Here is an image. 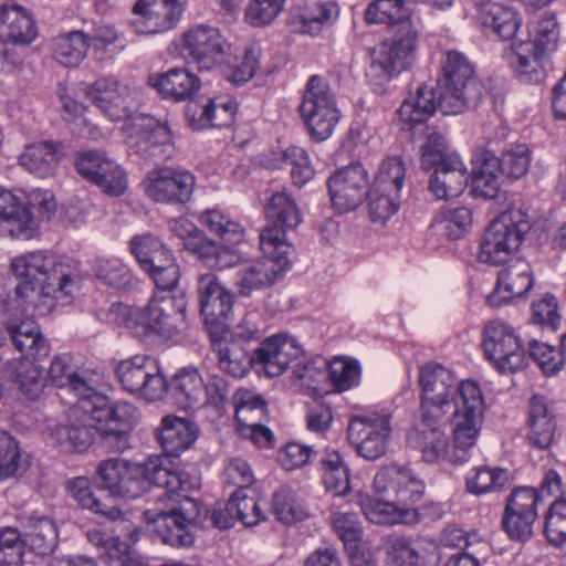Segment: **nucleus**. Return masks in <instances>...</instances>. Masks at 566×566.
I'll list each match as a JSON object with an SVG mask.
<instances>
[{"label":"nucleus","mask_w":566,"mask_h":566,"mask_svg":"<svg viewBox=\"0 0 566 566\" xmlns=\"http://www.w3.org/2000/svg\"><path fill=\"white\" fill-rule=\"evenodd\" d=\"M439 107L433 90L427 85L418 86L416 93L402 102L397 111L399 118L408 124L416 125L426 122Z\"/></svg>","instance_id":"49530a36"},{"label":"nucleus","mask_w":566,"mask_h":566,"mask_svg":"<svg viewBox=\"0 0 566 566\" xmlns=\"http://www.w3.org/2000/svg\"><path fill=\"white\" fill-rule=\"evenodd\" d=\"M10 269L20 279L15 298L25 311L46 315L57 300L72 295L78 287L70 266L49 251H32L11 260Z\"/></svg>","instance_id":"f257e3e1"},{"label":"nucleus","mask_w":566,"mask_h":566,"mask_svg":"<svg viewBox=\"0 0 566 566\" xmlns=\"http://www.w3.org/2000/svg\"><path fill=\"white\" fill-rule=\"evenodd\" d=\"M49 376L55 386L70 388L78 399H95V403L103 402V398L91 381L85 376L72 370L71 357L67 355H59L53 358Z\"/></svg>","instance_id":"72a5a7b5"},{"label":"nucleus","mask_w":566,"mask_h":566,"mask_svg":"<svg viewBox=\"0 0 566 566\" xmlns=\"http://www.w3.org/2000/svg\"><path fill=\"white\" fill-rule=\"evenodd\" d=\"M186 249L210 268L226 269L237 265L240 261V256L235 254L232 248L220 247L202 231L188 240Z\"/></svg>","instance_id":"a19ab883"},{"label":"nucleus","mask_w":566,"mask_h":566,"mask_svg":"<svg viewBox=\"0 0 566 566\" xmlns=\"http://www.w3.org/2000/svg\"><path fill=\"white\" fill-rule=\"evenodd\" d=\"M534 285L530 263L521 258L512 259L497 274L494 291L488 296L491 306H500L515 297L525 295Z\"/></svg>","instance_id":"393cba45"},{"label":"nucleus","mask_w":566,"mask_h":566,"mask_svg":"<svg viewBox=\"0 0 566 566\" xmlns=\"http://www.w3.org/2000/svg\"><path fill=\"white\" fill-rule=\"evenodd\" d=\"M99 396L103 398V402L94 405L92 401H87L91 409L94 410L92 413L98 416L99 419L105 417L111 422L115 423L114 427L132 429L137 419V408L133 403L126 401H117L108 408H104L106 403L105 397L102 395Z\"/></svg>","instance_id":"0e129e2a"},{"label":"nucleus","mask_w":566,"mask_h":566,"mask_svg":"<svg viewBox=\"0 0 566 566\" xmlns=\"http://www.w3.org/2000/svg\"><path fill=\"white\" fill-rule=\"evenodd\" d=\"M135 127L136 134L129 137L134 153L146 159L165 157L171 142L169 128L149 116L136 118Z\"/></svg>","instance_id":"cd10ccee"},{"label":"nucleus","mask_w":566,"mask_h":566,"mask_svg":"<svg viewBox=\"0 0 566 566\" xmlns=\"http://www.w3.org/2000/svg\"><path fill=\"white\" fill-rule=\"evenodd\" d=\"M227 510L245 526H254L264 520L262 509L254 495L247 490H237L227 502Z\"/></svg>","instance_id":"bf43d9fd"},{"label":"nucleus","mask_w":566,"mask_h":566,"mask_svg":"<svg viewBox=\"0 0 566 566\" xmlns=\"http://www.w3.org/2000/svg\"><path fill=\"white\" fill-rule=\"evenodd\" d=\"M392 415L386 409L354 415L347 427V439L356 453L367 461L387 454L392 433Z\"/></svg>","instance_id":"9b49d317"},{"label":"nucleus","mask_w":566,"mask_h":566,"mask_svg":"<svg viewBox=\"0 0 566 566\" xmlns=\"http://www.w3.org/2000/svg\"><path fill=\"white\" fill-rule=\"evenodd\" d=\"M360 367L356 360L334 358L328 365V378L336 391H346L358 385Z\"/></svg>","instance_id":"69168bd1"},{"label":"nucleus","mask_w":566,"mask_h":566,"mask_svg":"<svg viewBox=\"0 0 566 566\" xmlns=\"http://www.w3.org/2000/svg\"><path fill=\"white\" fill-rule=\"evenodd\" d=\"M122 387L132 395L149 401L161 399L167 382L154 358L135 355L118 363L115 369Z\"/></svg>","instance_id":"4468645a"},{"label":"nucleus","mask_w":566,"mask_h":566,"mask_svg":"<svg viewBox=\"0 0 566 566\" xmlns=\"http://www.w3.org/2000/svg\"><path fill=\"white\" fill-rule=\"evenodd\" d=\"M438 88L439 108L446 115L462 113L481 97L473 65L458 51L446 53Z\"/></svg>","instance_id":"6e6552de"},{"label":"nucleus","mask_w":566,"mask_h":566,"mask_svg":"<svg viewBox=\"0 0 566 566\" xmlns=\"http://www.w3.org/2000/svg\"><path fill=\"white\" fill-rule=\"evenodd\" d=\"M339 8L334 1L314 3L300 17V31L312 36L318 35L337 20Z\"/></svg>","instance_id":"603ef678"},{"label":"nucleus","mask_w":566,"mask_h":566,"mask_svg":"<svg viewBox=\"0 0 566 566\" xmlns=\"http://www.w3.org/2000/svg\"><path fill=\"white\" fill-rule=\"evenodd\" d=\"M506 482V470L488 465L472 469L467 476L468 490L476 495L499 491Z\"/></svg>","instance_id":"5fc2aeb1"},{"label":"nucleus","mask_w":566,"mask_h":566,"mask_svg":"<svg viewBox=\"0 0 566 566\" xmlns=\"http://www.w3.org/2000/svg\"><path fill=\"white\" fill-rule=\"evenodd\" d=\"M547 53L534 45L520 43L510 55V64L523 83L539 84L546 78Z\"/></svg>","instance_id":"2f4dec72"},{"label":"nucleus","mask_w":566,"mask_h":566,"mask_svg":"<svg viewBox=\"0 0 566 566\" xmlns=\"http://www.w3.org/2000/svg\"><path fill=\"white\" fill-rule=\"evenodd\" d=\"M187 295L184 291L156 290L144 307H125L124 323L136 336L170 339L187 328Z\"/></svg>","instance_id":"20e7f679"},{"label":"nucleus","mask_w":566,"mask_h":566,"mask_svg":"<svg viewBox=\"0 0 566 566\" xmlns=\"http://www.w3.org/2000/svg\"><path fill=\"white\" fill-rule=\"evenodd\" d=\"M77 406L69 411L67 423H57L49 428V436L53 443L64 452H82L91 447L97 430L94 421L99 417L88 406L87 400L78 399ZM94 405L95 399L91 400Z\"/></svg>","instance_id":"2eb2a0df"},{"label":"nucleus","mask_w":566,"mask_h":566,"mask_svg":"<svg viewBox=\"0 0 566 566\" xmlns=\"http://www.w3.org/2000/svg\"><path fill=\"white\" fill-rule=\"evenodd\" d=\"M90 38L82 31H72L54 39L56 60L65 66H76L86 56Z\"/></svg>","instance_id":"3c124183"},{"label":"nucleus","mask_w":566,"mask_h":566,"mask_svg":"<svg viewBox=\"0 0 566 566\" xmlns=\"http://www.w3.org/2000/svg\"><path fill=\"white\" fill-rule=\"evenodd\" d=\"M301 355L302 349L294 338L274 335L264 339L254 350V360L269 377H277Z\"/></svg>","instance_id":"a878e982"},{"label":"nucleus","mask_w":566,"mask_h":566,"mask_svg":"<svg viewBox=\"0 0 566 566\" xmlns=\"http://www.w3.org/2000/svg\"><path fill=\"white\" fill-rule=\"evenodd\" d=\"M408 0H374L365 11V21L384 23L398 28L397 32H406L408 28H416L410 19Z\"/></svg>","instance_id":"ea45409f"},{"label":"nucleus","mask_w":566,"mask_h":566,"mask_svg":"<svg viewBox=\"0 0 566 566\" xmlns=\"http://www.w3.org/2000/svg\"><path fill=\"white\" fill-rule=\"evenodd\" d=\"M233 405L238 428L255 427L266 421V403L252 391L248 389L237 390L233 396Z\"/></svg>","instance_id":"09e8293b"},{"label":"nucleus","mask_w":566,"mask_h":566,"mask_svg":"<svg viewBox=\"0 0 566 566\" xmlns=\"http://www.w3.org/2000/svg\"><path fill=\"white\" fill-rule=\"evenodd\" d=\"M462 401L451 417L452 444L440 430V423L427 426L429 431L412 430L407 438L409 447L421 452L427 463L450 462L460 464L468 461L470 450L475 446L482 427L481 399L478 389L465 385Z\"/></svg>","instance_id":"f03ea898"},{"label":"nucleus","mask_w":566,"mask_h":566,"mask_svg":"<svg viewBox=\"0 0 566 566\" xmlns=\"http://www.w3.org/2000/svg\"><path fill=\"white\" fill-rule=\"evenodd\" d=\"M556 420L552 406L539 395H534L528 405V442L538 448L547 449L554 441Z\"/></svg>","instance_id":"7c9ffc66"},{"label":"nucleus","mask_w":566,"mask_h":566,"mask_svg":"<svg viewBox=\"0 0 566 566\" xmlns=\"http://www.w3.org/2000/svg\"><path fill=\"white\" fill-rule=\"evenodd\" d=\"M237 113V104L229 98H211L200 95L190 98L185 107V117L193 130L230 126Z\"/></svg>","instance_id":"4be33fe9"},{"label":"nucleus","mask_w":566,"mask_h":566,"mask_svg":"<svg viewBox=\"0 0 566 566\" xmlns=\"http://www.w3.org/2000/svg\"><path fill=\"white\" fill-rule=\"evenodd\" d=\"M480 19L485 28L504 41L513 40L521 27V18L517 12L496 2L484 3L480 10Z\"/></svg>","instance_id":"79ce46f5"},{"label":"nucleus","mask_w":566,"mask_h":566,"mask_svg":"<svg viewBox=\"0 0 566 566\" xmlns=\"http://www.w3.org/2000/svg\"><path fill=\"white\" fill-rule=\"evenodd\" d=\"M70 495L83 509H87L96 514H101L111 521L120 520L123 513L115 506H106L98 500L91 488V481L85 476H78L67 483Z\"/></svg>","instance_id":"8fccbe9b"},{"label":"nucleus","mask_w":566,"mask_h":566,"mask_svg":"<svg viewBox=\"0 0 566 566\" xmlns=\"http://www.w3.org/2000/svg\"><path fill=\"white\" fill-rule=\"evenodd\" d=\"M28 462L18 440L8 431L0 429V482L25 471Z\"/></svg>","instance_id":"864d4df0"},{"label":"nucleus","mask_w":566,"mask_h":566,"mask_svg":"<svg viewBox=\"0 0 566 566\" xmlns=\"http://www.w3.org/2000/svg\"><path fill=\"white\" fill-rule=\"evenodd\" d=\"M198 221L209 232L218 235L223 243L230 247L238 245L244 240V228L218 208L206 209L200 212Z\"/></svg>","instance_id":"c03bdc74"},{"label":"nucleus","mask_w":566,"mask_h":566,"mask_svg":"<svg viewBox=\"0 0 566 566\" xmlns=\"http://www.w3.org/2000/svg\"><path fill=\"white\" fill-rule=\"evenodd\" d=\"M420 167L432 171L429 190L437 199L458 197L468 185L470 172L455 151H450L446 138L439 133L428 135L421 147Z\"/></svg>","instance_id":"423d86ee"},{"label":"nucleus","mask_w":566,"mask_h":566,"mask_svg":"<svg viewBox=\"0 0 566 566\" xmlns=\"http://www.w3.org/2000/svg\"><path fill=\"white\" fill-rule=\"evenodd\" d=\"M482 348L486 358L501 373H514L526 364V354L514 328L492 319L483 328Z\"/></svg>","instance_id":"ddd939ff"},{"label":"nucleus","mask_w":566,"mask_h":566,"mask_svg":"<svg viewBox=\"0 0 566 566\" xmlns=\"http://www.w3.org/2000/svg\"><path fill=\"white\" fill-rule=\"evenodd\" d=\"M38 35L31 13L19 4L0 7V39L14 44H29Z\"/></svg>","instance_id":"c756f323"},{"label":"nucleus","mask_w":566,"mask_h":566,"mask_svg":"<svg viewBox=\"0 0 566 566\" xmlns=\"http://www.w3.org/2000/svg\"><path fill=\"white\" fill-rule=\"evenodd\" d=\"M281 238L276 230L260 233V249L264 256L243 263L237 271L235 285L240 295L250 296L254 291L272 286L290 269L293 248Z\"/></svg>","instance_id":"0eeeda50"},{"label":"nucleus","mask_w":566,"mask_h":566,"mask_svg":"<svg viewBox=\"0 0 566 566\" xmlns=\"http://www.w3.org/2000/svg\"><path fill=\"white\" fill-rule=\"evenodd\" d=\"M544 534L554 546L566 542V499L551 504L545 515Z\"/></svg>","instance_id":"774afa93"},{"label":"nucleus","mask_w":566,"mask_h":566,"mask_svg":"<svg viewBox=\"0 0 566 566\" xmlns=\"http://www.w3.org/2000/svg\"><path fill=\"white\" fill-rule=\"evenodd\" d=\"M418 33L417 28H408L406 32H396L391 39L381 42L373 52L367 73L370 80L382 84L408 70L413 61Z\"/></svg>","instance_id":"f8f14e48"},{"label":"nucleus","mask_w":566,"mask_h":566,"mask_svg":"<svg viewBox=\"0 0 566 566\" xmlns=\"http://www.w3.org/2000/svg\"><path fill=\"white\" fill-rule=\"evenodd\" d=\"M62 145L53 140H44L28 145L19 156V164L30 174L39 178L53 175L60 157Z\"/></svg>","instance_id":"f704fd0d"},{"label":"nucleus","mask_w":566,"mask_h":566,"mask_svg":"<svg viewBox=\"0 0 566 566\" xmlns=\"http://www.w3.org/2000/svg\"><path fill=\"white\" fill-rule=\"evenodd\" d=\"M197 427L189 420L175 416L161 419L158 441L167 455L178 457L192 446L197 439Z\"/></svg>","instance_id":"473e14b6"},{"label":"nucleus","mask_w":566,"mask_h":566,"mask_svg":"<svg viewBox=\"0 0 566 566\" xmlns=\"http://www.w3.org/2000/svg\"><path fill=\"white\" fill-rule=\"evenodd\" d=\"M541 500L535 488H516L507 497L502 525L509 537L516 542L528 541L537 518V504Z\"/></svg>","instance_id":"a211bd4d"},{"label":"nucleus","mask_w":566,"mask_h":566,"mask_svg":"<svg viewBox=\"0 0 566 566\" xmlns=\"http://www.w3.org/2000/svg\"><path fill=\"white\" fill-rule=\"evenodd\" d=\"M75 165L78 174L98 186L103 192L115 197L125 192L127 179L124 170L103 153H82Z\"/></svg>","instance_id":"412c9836"},{"label":"nucleus","mask_w":566,"mask_h":566,"mask_svg":"<svg viewBox=\"0 0 566 566\" xmlns=\"http://www.w3.org/2000/svg\"><path fill=\"white\" fill-rule=\"evenodd\" d=\"M424 489L423 481L411 469L399 464L380 468L373 482L375 494L408 506L421 501Z\"/></svg>","instance_id":"dca6fc26"},{"label":"nucleus","mask_w":566,"mask_h":566,"mask_svg":"<svg viewBox=\"0 0 566 566\" xmlns=\"http://www.w3.org/2000/svg\"><path fill=\"white\" fill-rule=\"evenodd\" d=\"M298 111L311 138L315 142L329 138L340 117L329 84L318 75L308 78Z\"/></svg>","instance_id":"9d476101"},{"label":"nucleus","mask_w":566,"mask_h":566,"mask_svg":"<svg viewBox=\"0 0 566 566\" xmlns=\"http://www.w3.org/2000/svg\"><path fill=\"white\" fill-rule=\"evenodd\" d=\"M190 479L198 481L196 478ZM198 486L199 482H197L196 489ZM192 490H195V488H192ZM184 493H187V491L178 490L177 492L171 493L167 492V489H164V491L158 495V499L167 497L168 500L178 502L179 506L177 509H171L169 513L177 514L178 518L182 520L191 527L202 524L208 511L205 507H201L200 504L193 499L184 495Z\"/></svg>","instance_id":"13d9d810"},{"label":"nucleus","mask_w":566,"mask_h":566,"mask_svg":"<svg viewBox=\"0 0 566 566\" xmlns=\"http://www.w3.org/2000/svg\"><path fill=\"white\" fill-rule=\"evenodd\" d=\"M531 229L526 213L521 209L503 211L485 229L480 242L481 262L500 265L512 260Z\"/></svg>","instance_id":"1a4fd4ad"},{"label":"nucleus","mask_w":566,"mask_h":566,"mask_svg":"<svg viewBox=\"0 0 566 566\" xmlns=\"http://www.w3.org/2000/svg\"><path fill=\"white\" fill-rule=\"evenodd\" d=\"M23 528L25 541L35 554L46 555L55 548L57 532L50 517L32 514L25 518Z\"/></svg>","instance_id":"a18cd8bd"},{"label":"nucleus","mask_w":566,"mask_h":566,"mask_svg":"<svg viewBox=\"0 0 566 566\" xmlns=\"http://www.w3.org/2000/svg\"><path fill=\"white\" fill-rule=\"evenodd\" d=\"M170 4H174L177 11L170 19V22H168L169 24L163 25L161 22L164 18L166 19L165 9H157L156 12H158V14L155 15L150 13V11H146L132 20V27L135 29L136 33L155 34L175 28L184 11V0L172 1Z\"/></svg>","instance_id":"680f3d73"},{"label":"nucleus","mask_w":566,"mask_h":566,"mask_svg":"<svg viewBox=\"0 0 566 566\" xmlns=\"http://www.w3.org/2000/svg\"><path fill=\"white\" fill-rule=\"evenodd\" d=\"M471 224L472 213L467 207L442 210L436 218L438 231L451 240L463 237Z\"/></svg>","instance_id":"6e6d98bb"},{"label":"nucleus","mask_w":566,"mask_h":566,"mask_svg":"<svg viewBox=\"0 0 566 566\" xmlns=\"http://www.w3.org/2000/svg\"><path fill=\"white\" fill-rule=\"evenodd\" d=\"M213 353L220 369L234 378L244 377L251 364H255L254 354L249 356L245 348L238 343L218 342L213 344Z\"/></svg>","instance_id":"de8ad7c7"},{"label":"nucleus","mask_w":566,"mask_h":566,"mask_svg":"<svg viewBox=\"0 0 566 566\" xmlns=\"http://www.w3.org/2000/svg\"><path fill=\"white\" fill-rule=\"evenodd\" d=\"M384 548L394 566H420L422 563V557L410 537L389 535L385 539Z\"/></svg>","instance_id":"4d7b16f0"},{"label":"nucleus","mask_w":566,"mask_h":566,"mask_svg":"<svg viewBox=\"0 0 566 566\" xmlns=\"http://www.w3.org/2000/svg\"><path fill=\"white\" fill-rule=\"evenodd\" d=\"M224 40L219 31L208 25H198L184 34L182 52L186 59L199 69L210 70L224 54Z\"/></svg>","instance_id":"5701e85b"},{"label":"nucleus","mask_w":566,"mask_h":566,"mask_svg":"<svg viewBox=\"0 0 566 566\" xmlns=\"http://www.w3.org/2000/svg\"><path fill=\"white\" fill-rule=\"evenodd\" d=\"M94 272L99 280L116 289H126L134 282L132 271L118 259L97 258Z\"/></svg>","instance_id":"052dcab7"},{"label":"nucleus","mask_w":566,"mask_h":566,"mask_svg":"<svg viewBox=\"0 0 566 566\" xmlns=\"http://www.w3.org/2000/svg\"><path fill=\"white\" fill-rule=\"evenodd\" d=\"M0 226L14 239L29 240L38 232V220L25 202L12 192H0Z\"/></svg>","instance_id":"c85d7f7f"},{"label":"nucleus","mask_w":566,"mask_h":566,"mask_svg":"<svg viewBox=\"0 0 566 566\" xmlns=\"http://www.w3.org/2000/svg\"><path fill=\"white\" fill-rule=\"evenodd\" d=\"M176 398L184 409L205 406V379L196 368H184L171 381Z\"/></svg>","instance_id":"37998d69"},{"label":"nucleus","mask_w":566,"mask_h":566,"mask_svg":"<svg viewBox=\"0 0 566 566\" xmlns=\"http://www.w3.org/2000/svg\"><path fill=\"white\" fill-rule=\"evenodd\" d=\"M96 472L104 490L126 500L142 496L150 484L171 493L188 491L197 485L189 474L171 469L170 463L159 457L149 458L144 463L111 458L103 460Z\"/></svg>","instance_id":"7ed1b4c3"},{"label":"nucleus","mask_w":566,"mask_h":566,"mask_svg":"<svg viewBox=\"0 0 566 566\" xmlns=\"http://www.w3.org/2000/svg\"><path fill=\"white\" fill-rule=\"evenodd\" d=\"M8 333L13 346L25 359L39 360L49 355V343L35 322L24 321L20 324H10Z\"/></svg>","instance_id":"58836bf2"},{"label":"nucleus","mask_w":566,"mask_h":566,"mask_svg":"<svg viewBox=\"0 0 566 566\" xmlns=\"http://www.w3.org/2000/svg\"><path fill=\"white\" fill-rule=\"evenodd\" d=\"M465 385L478 389L481 399V420H483L484 398L478 382L473 380L458 381L455 375L438 363H427L419 371L420 417L424 426L443 422L451 407L455 411L462 401Z\"/></svg>","instance_id":"39448f33"},{"label":"nucleus","mask_w":566,"mask_h":566,"mask_svg":"<svg viewBox=\"0 0 566 566\" xmlns=\"http://www.w3.org/2000/svg\"><path fill=\"white\" fill-rule=\"evenodd\" d=\"M137 88L114 76L96 80L86 88V96L113 120L127 118L137 104Z\"/></svg>","instance_id":"f3484780"},{"label":"nucleus","mask_w":566,"mask_h":566,"mask_svg":"<svg viewBox=\"0 0 566 566\" xmlns=\"http://www.w3.org/2000/svg\"><path fill=\"white\" fill-rule=\"evenodd\" d=\"M283 161L291 166V178L293 184L302 187L315 175L310 156L304 148L290 146L282 153Z\"/></svg>","instance_id":"338daca9"},{"label":"nucleus","mask_w":566,"mask_h":566,"mask_svg":"<svg viewBox=\"0 0 566 566\" xmlns=\"http://www.w3.org/2000/svg\"><path fill=\"white\" fill-rule=\"evenodd\" d=\"M200 313L207 324L219 325L232 314L233 294L212 273L199 275L197 284Z\"/></svg>","instance_id":"b1692460"},{"label":"nucleus","mask_w":566,"mask_h":566,"mask_svg":"<svg viewBox=\"0 0 566 566\" xmlns=\"http://www.w3.org/2000/svg\"><path fill=\"white\" fill-rule=\"evenodd\" d=\"M369 178L360 165H349L336 170L327 179L333 207L338 212H349L361 205L367 196Z\"/></svg>","instance_id":"aec40b11"},{"label":"nucleus","mask_w":566,"mask_h":566,"mask_svg":"<svg viewBox=\"0 0 566 566\" xmlns=\"http://www.w3.org/2000/svg\"><path fill=\"white\" fill-rule=\"evenodd\" d=\"M149 84L163 96L182 101L191 97L199 90L200 80L186 69L175 67L166 73L150 76Z\"/></svg>","instance_id":"4c0bfd02"},{"label":"nucleus","mask_w":566,"mask_h":566,"mask_svg":"<svg viewBox=\"0 0 566 566\" xmlns=\"http://www.w3.org/2000/svg\"><path fill=\"white\" fill-rule=\"evenodd\" d=\"M196 185L192 174L171 167L156 168L144 180L146 195L156 202L178 205L190 200Z\"/></svg>","instance_id":"6ab92c4d"},{"label":"nucleus","mask_w":566,"mask_h":566,"mask_svg":"<svg viewBox=\"0 0 566 566\" xmlns=\"http://www.w3.org/2000/svg\"><path fill=\"white\" fill-rule=\"evenodd\" d=\"M358 504L365 517L375 524L413 525L420 521L417 507L399 504L389 497L377 499L369 494H360Z\"/></svg>","instance_id":"bb28decb"},{"label":"nucleus","mask_w":566,"mask_h":566,"mask_svg":"<svg viewBox=\"0 0 566 566\" xmlns=\"http://www.w3.org/2000/svg\"><path fill=\"white\" fill-rule=\"evenodd\" d=\"M406 168L399 157H389L382 161L371 187L398 196L405 180Z\"/></svg>","instance_id":"e2e57ef3"},{"label":"nucleus","mask_w":566,"mask_h":566,"mask_svg":"<svg viewBox=\"0 0 566 566\" xmlns=\"http://www.w3.org/2000/svg\"><path fill=\"white\" fill-rule=\"evenodd\" d=\"M265 216L269 224L262 230H276L282 234V241L286 240V230L296 228L302 221L301 211L294 199L286 192L272 195L265 207Z\"/></svg>","instance_id":"e433bc0d"},{"label":"nucleus","mask_w":566,"mask_h":566,"mask_svg":"<svg viewBox=\"0 0 566 566\" xmlns=\"http://www.w3.org/2000/svg\"><path fill=\"white\" fill-rule=\"evenodd\" d=\"M145 520L156 524V533L164 544L172 547H188L193 544L191 526L169 512L146 510Z\"/></svg>","instance_id":"c9c22d12"}]
</instances>
